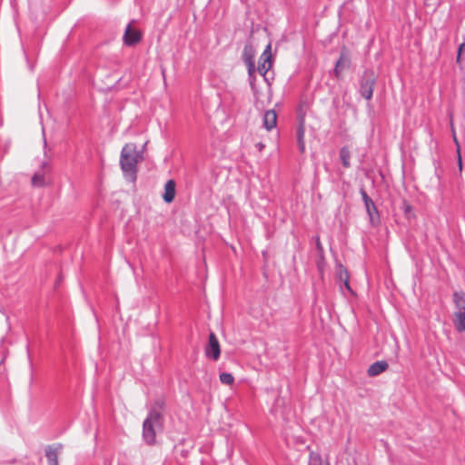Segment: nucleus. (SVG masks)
Here are the masks:
<instances>
[{"label": "nucleus", "instance_id": "1", "mask_svg": "<svg viewBox=\"0 0 465 465\" xmlns=\"http://www.w3.org/2000/svg\"><path fill=\"white\" fill-rule=\"evenodd\" d=\"M143 159V154L134 143H126L120 155V166L126 180L134 183L137 178V164Z\"/></svg>", "mask_w": 465, "mask_h": 465}, {"label": "nucleus", "instance_id": "2", "mask_svg": "<svg viewBox=\"0 0 465 465\" xmlns=\"http://www.w3.org/2000/svg\"><path fill=\"white\" fill-rule=\"evenodd\" d=\"M163 414L156 409H150L143 422V440L148 445H153L156 439V429L162 428Z\"/></svg>", "mask_w": 465, "mask_h": 465}, {"label": "nucleus", "instance_id": "3", "mask_svg": "<svg viewBox=\"0 0 465 465\" xmlns=\"http://www.w3.org/2000/svg\"><path fill=\"white\" fill-rule=\"evenodd\" d=\"M455 304L454 325L459 332L465 331V292H455L453 293Z\"/></svg>", "mask_w": 465, "mask_h": 465}, {"label": "nucleus", "instance_id": "4", "mask_svg": "<svg viewBox=\"0 0 465 465\" xmlns=\"http://www.w3.org/2000/svg\"><path fill=\"white\" fill-rule=\"evenodd\" d=\"M377 77L373 71L365 70L360 80L359 92L366 100H371L373 95L374 87L376 85Z\"/></svg>", "mask_w": 465, "mask_h": 465}, {"label": "nucleus", "instance_id": "5", "mask_svg": "<svg viewBox=\"0 0 465 465\" xmlns=\"http://www.w3.org/2000/svg\"><path fill=\"white\" fill-rule=\"evenodd\" d=\"M360 193L364 203L365 209L369 215L371 223L372 225L378 224V223L380 222V215L374 202L371 200V197H369L364 189H361Z\"/></svg>", "mask_w": 465, "mask_h": 465}, {"label": "nucleus", "instance_id": "6", "mask_svg": "<svg viewBox=\"0 0 465 465\" xmlns=\"http://www.w3.org/2000/svg\"><path fill=\"white\" fill-rule=\"evenodd\" d=\"M205 356L213 361H217L221 355L219 341L213 332L209 334L208 344L204 350Z\"/></svg>", "mask_w": 465, "mask_h": 465}, {"label": "nucleus", "instance_id": "7", "mask_svg": "<svg viewBox=\"0 0 465 465\" xmlns=\"http://www.w3.org/2000/svg\"><path fill=\"white\" fill-rule=\"evenodd\" d=\"M271 48H272V45H271V44H269L265 47L264 51L262 52V55L260 57V61H259V64H258L257 70H258V72L262 75H265L266 73L272 67V53H271Z\"/></svg>", "mask_w": 465, "mask_h": 465}, {"label": "nucleus", "instance_id": "8", "mask_svg": "<svg viewBox=\"0 0 465 465\" xmlns=\"http://www.w3.org/2000/svg\"><path fill=\"white\" fill-rule=\"evenodd\" d=\"M142 40V33L139 30L133 29L129 24L124 31L123 41L127 46H133Z\"/></svg>", "mask_w": 465, "mask_h": 465}, {"label": "nucleus", "instance_id": "9", "mask_svg": "<svg viewBox=\"0 0 465 465\" xmlns=\"http://www.w3.org/2000/svg\"><path fill=\"white\" fill-rule=\"evenodd\" d=\"M243 60L248 68V74L252 77L255 71L254 65V50L251 45H246L243 49Z\"/></svg>", "mask_w": 465, "mask_h": 465}, {"label": "nucleus", "instance_id": "10", "mask_svg": "<svg viewBox=\"0 0 465 465\" xmlns=\"http://www.w3.org/2000/svg\"><path fill=\"white\" fill-rule=\"evenodd\" d=\"M63 450L62 444L49 445L45 449L48 465H58V456Z\"/></svg>", "mask_w": 465, "mask_h": 465}, {"label": "nucleus", "instance_id": "11", "mask_svg": "<svg viewBox=\"0 0 465 465\" xmlns=\"http://www.w3.org/2000/svg\"><path fill=\"white\" fill-rule=\"evenodd\" d=\"M350 64H351V60H350V57L347 54V53L341 52L338 61L336 62L335 67L333 69V74H334L335 77L340 78L341 72L345 68L349 67Z\"/></svg>", "mask_w": 465, "mask_h": 465}, {"label": "nucleus", "instance_id": "12", "mask_svg": "<svg viewBox=\"0 0 465 465\" xmlns=\"http://www.w3.org/2000/svg\"><path fill=\"white\" fill-rule=\"evenodd\" d=\"M277 125V114L274 110H267L263 114V126L271 131Z\"/></svg>", "mask_w": 465, "mask_h": 465}, {"label": "nucleus", "instance_id": "13", "mask_svg": "<svg viewBox=\"0 0 465 465\" xmlns=\"http://www.w3.org/2000/svg\"><path fill=\"white\" fill-rule=\"evenodd\" d=\"M388 367L389 364L385 361H375L369 367L367 372L370 377H375L385 371Z\"/></svg>", "mask_w": 465, "mask_h": 465}, {"label": "nucleus", "instance_id": "14", "mask_svg": "<svg viewBox=\"0 0 465 465\" xmlns=\"http://www.w3.org/2000/svg\"><path fill=\"white\" fill-rule=\"evenodd\" d=\"M175 196V182L169 180L164 185V193L163 198L165 203H172Z\"/></svg>", "mask_w": 465, "mask_h": 465}, {"label": "nucleus", "instance_id": "15", "mask_svg": "<svg viewBox=\"0 0 465 465\" xmlns=\"http://www.w3.org/2000/svg\"><path fill=\"white\" fill-rule=\"evenodd\" d=\"M340 159L344 168L351 167V152L347 146H342L340 149Z\"/></svg>", "mask_w": 465, "mask_h": 465}, {"label": "nucleus", "instance_id": "16", "mask_svg": "<svg viewBox=\"0 0 465 465\" xmlns=\"http://www.w3.org/2000/svg\"><path fill=\"white\" fill-rule=\"evenodd\" d=\"M304 125L301 124L297 128V143L301 153L305 151Z\"/></svg>", "mask_w": 465, "mask_h": 465}, {"label": "nucleus", "instance_id": "17", "mask_svg": "<svg viewBox=\"0 0 465 465\" xmlns=\"http://www.w3.org/2000/svg\"><path fill=\"white\" fill-rule=\"evenodd\" d=\"M342 275H345V280L343 282L344 287L349 291L351 292V286H350V277L348 271L342 267V265L340 266L339 270V276L340 279H342Z\"/></svg>", "mask_w": 465, "mask_h": 465}, {"label": "nucleus", "instance_id": "18", "mask_svg": "<svg viewBox=\"0 0 465 465\" xmlns=\"http://www.w3.org/2000/svg\"><path fill=\"white\" fill-rule=\"evenodd\" d=\"M220 381L225 385H232L234 382V377L229 372H223L219 376Z\"/></svg>", "mask_w": 465, "mask_h": 465}, {"label": "nucleus", "instance_id": "19", "mask_svg": "<svg viewBox=\"0 0 465 465\" xmlns=\"http://www.w3.org/2000/svg\"><path fill=\"white\" fill-rule=\"evenodd\" d=\"M32 183L35 186H44L45 185V175L43 173H35L32 177Z\"/></svg>", "mask_w": 465, "mask_h": 465}, {"label": "nucleus", "instance_id": "20", "mask_svg": "<svg viewBox=\"0 0 465 465\" xmlns=\"http://www.w3.org/2000/svg\"><path fill=\"white\" fill-rule=\"evenodd\" d=\"M322 458L318 453L312 451L309 456V465H321Z\"/></svg>", "mask_w": 465, "mask_h": 465}, {"label": "nucleus", "instance_id": "21", "mask_svg": "<svg viewBox=\"0 0 465 465\" xmlns=\"http://www.w3.org/2000/svg\"><path fill=\"white\" fill-rule=\"evenodd\" d=\"M165 402L163 399H158L154 401L153 406L151 409H156L161 413L164 409Z\"/></svg>", "mask_w": 465, "mask_h": 465}, {"label": "nucleus", "instance_id": "22", "mask_svg": "<svg viewBox=\"0 0 465 465\" xmlns=\"http://www.w3.org/2000/svg\"><path fill=\"white\" fill-rule=\"evenodd\" d=\"M259 151H262L264 148V144L262 143H258L255 145Z\"/></svg>", "mask_w": 465, "mask_h": 465}, {"label": "nucleus", "instance_id": "23", "mask_svg": "<svg viewBox=\"0 0 465 465\" xmlns=\"http://www.w3.org/2000/svg\"><path fill=\"white\" fill-rule=\"evenodd\" d=\"M461 47L462 45L460 46L459 48V54H458V56H457V60L460 61V51H461Z\"/></svg>", "mask_w": 465, "mask_h": 465}, {"label": "nucleus", "instance_id": "24", "mask_svg": "<svg viewBox=\"0 0 465 465\" xmlns=\"http://www.w3.org/2000/svg\"><path fill=\"white\" fill-rule=\"evenodd\" d=\"M459 165H460V168L461 169V158H460V156H459Z\"/></svg>", "mask_w": 465, "mask_h": 465}, {"label": "nucleus", "instance_id": "25", "mask_svg": "<svg viewBox=\"0 0 465 465\" xmlns=\"http://www.w3.org/2000/svg\"><path fill=\"white\" fill-rule=\"evenodd\" d=\"M410 209H411V206H410V205H408V206L406 207L405 211H406V212H408Z\"/></svg>", "mask_w": 465, "mask_h": 465}, {"label": "nucleus", "instance_id": "26", "mask_svg": "<svg viewBox=\"0 0 465 465\" xmlns=\"http://www.w3.org/2000/svg\"><path fill=\"white\" fill-rule=\"evenodd\" d=\"M345 280V275H342V279H341V282H344Z\"/></svg>", "mask_w": 465, "mask_h": 465}, {"label": "nucleus", "instance_id": "27", "mask_svg": "<svg viewBox=\"0 0 465 465\" xmlns=\"http://www.w3.org/2000/svg\"><path fill=\"white\" fill-rule=\"evenodd\" d=\"M435 5H438L439 4V0H435Z\"/></svg>", "mask_w": 465, "mask_h": 465}]
</instances>
